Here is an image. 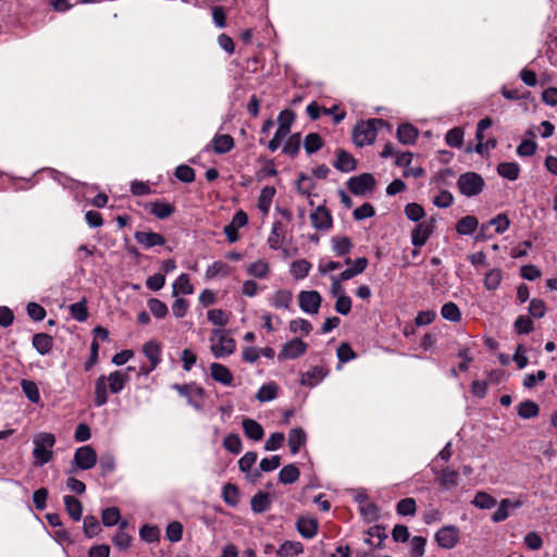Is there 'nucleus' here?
Masks as SVG:
<instances>
[{
	"label": "nucleus",
	"instance_id": "17",
	"mask_svg": "<svg viewBox=\"0 0 557 557\" xmlns=\"http://www.w3.org/2000/svg\"><path fill=\"white\" fill-rule=\"evenodd\" d=\"M212 148L215 153H227L234 148V139L231 135H215L211 141Z\"/></svg>",
	"mask_w": 557,
	"mask_h": 557
},
{
	"label": "nucleus",
	"instance_id": "43",
	"mask_svg": "<svg viewBox=\"0 0 557 557\" xmlns=\"http://www.w3.org/2000/svg\"><path fill=\"white\" fill-rule=\"evenodd\" d=\"M311 269V263L305 259L296 260L292 263L290 273L297 280L304 278L308 275Z\"/></svg>",
	"mask_w": 557,
	"mask_h": 557
},
{
	"label": "nucleus",
	"instance_id": "38",
	"mask_svg": "<svg viewBox=\"0 0 557 557\" xmlns=\"http://www.w3.org/2000/svg\"><path fill=\"white\" fill-rule=\"evenodd\" d=\"M71 315L78 322H84L88 318L87 300L83 298L70 306Z\"/></svg>",
	"mask_w": 557,
	"mask_h": 557
},
{
	"label": "nucleus",
	"instance_id": "2",
	"mask_svg": "<svg viewBox=\"0 0 557 557\" xmlns=\"http://www.w3.org/2000/svg\"><path fill=\"white\" fill-rule=\"evenodd\" d=\"M33 443L35 463L39 467L48 463L53 457L52 448L55 443L54 435L48 432L38 433L34 436Z\"/></svg>",
	"mask_w": 557,
	"mask_h": 557
},
{
	"label": "nucleus",
	"instance_id": "42",
	"mask_svg": "<svg viewBox=\"0 0 557 557\" xmlns=\"http://www.w3.org/2000/svg\"><path fill=\"white\" fill-rule=\"evenodd\" d=\"M301 145V136L299 133L293 134L284 144L283 152L289 157H295Z\"/></svg>",
	"mask_w": 557,
	"mask_h": 557
},
{
	"label": "nucleus",
	"instance_id": "52",
	"mask_svg": "<svg viewBox=\"0 0 557 557\" xmlns=\"http://www.w3.org/2000/svg\"><path fill=\"white\" fill-rule=\"evenodd\" d=\"M445 141L449 147H460L463 141V131L460 127L449 129L445 136Z\"/></svg>",
	"mask_w": 557,
	"mask_h": 557
},
{
	"label": "nucleus",
	"instance_id": "49",
	"mask_svg": "<svg viewBox=\"0 0 557 557\" xmlns=\"http://www.w3.org/2000/svg\"><path fill=\"white\" fill-rule=\"evenodd\" d=\"M121 513L116 507H110L102 511L101 520L106 527H113L120 522Z\"/></svg>",
	"mask_w": 557,
	"mask_h": 557
},
{
	"label": "nucleus",
	"instance_id": "22",
	"mask_svg": "<svg viewBox=\"0 0 557 557\" xmlns=\"http://www.w3.org/2000/svg\"><path fill=\"white\" fill-rule=\"evenodd\" d=\"M63 500H64L65 509H66L69 516L74 521H79L82 519V513H83L82 503L74 496H70V495H65Z\"/></svg>",
	"mask_w": 557,
	"mask_h": 557
},
{
	"label": "nucleus",
	"instance_id": "59",
	"mask_svg": "<svg viewBox=\"0 0 557 557\" xmlns=\"http://www.w3.org/2000/svg\"><path fill=\"white\" fill-rule=\"evenodd\" d=\"M426 540L423 536H413L410 542V556L422 557L424 555Z\"/></svg>",
	"mask_w": 557,
	"mask_h": 557
},
{
	"label": "nucleus",
	"instance_id": "36",
	"mask_svg": "<svg viewBox=\"0 0 557 557\" xmlns=\"http://www.w3.org/2000/svg\"><path fill=\"white\" fill-rule=\"evenodd\" d=\"M21 387L25 396L30 403L37 404L40 400L38 386L30 380H22Z\"/></svg>",
	"mask_w": 557,
	"mask_h": 557
},
{
	"label": "nucleus",
	"instance_id": "20",
	"mask_svg": "<svg viewBox=\"0 0 557 557\" xmlns=\"http://www.w3.org/2000/svg\"><path fill=\"white\" fill-rule=\"evenodd\" d=\"M143 351L150 361L151 369H156L161 362V346L159 343L150 341L144 345Z\"/></svg>",
	"mask_w": 557,
	"mask_h": 557
},
{
	"label": "nucleus",
	"instance_id": "28",
	"mask_svg": "<svg viewBox=\"0 0 557 557\" xmlns=\"http://www.w3.org/2000/svg\"><path fill=\"white\" fill-rule=\"evenodd\" d=\"M275 195V188L272 186H265L261 189L258 198V208L263 214H268L273 197Z\"/></svg>",
	"mask_w": 557,
	"mask_h": 557
},
{
	"label": "nucleus",
	"instance_id": "62",
	"mask_svg": "<svg viewBox=\"0 0 557 557\" xmlns=\"http://www.w3.org/2000/svg\"><path fill=\"white\" fill-rule=\"evenodd\" d=\"M289 331L293 333L302 332L308 335L312 331V325L309 321L298 318L289 322Z\"/></svg>",
	"mask_w": 557,
	"mask_h": 557
},
{
	"label": "nucleus",
	"instance_id": "15",
	"mask_svg": "<svg viewBox=\"0 0 557 557\" xmlns=\"http://www.w3.org/2000/svg\"><path fill=\"white\" fill-rule=\"evenodd\" d=\"M327 375V370L323 367L315 366L301 375L300 383L306 386L313 387Z\"/></svg>",
	"mask_w": 557,
	"mask_h": 557
},
{
	"label": "nucleus",
	"instance_id": "37",
	"mask_svg": "<svg viewBox=\"0 0 557 557\" xmlns=\"http://www.w3.org/2000/svg\"><path fill=\"white\" fill-rule=\"evenodd\" d=\"M293 299V294L289 290H277L272 297V305L276 309H288Z\"/></svg>",
	"mask_w": 557,
	"mask_h": 557
},
{
	"label": "nucleus",
	"instance_id": "32",
	"mask_svg": "<svg viewBox=\"0 0 557 557\" xmlns=\"http://www.w3.org/2000/svg\"><path fill=\"white\" fill-rule=\"evenodd\" d=\"M331 242L333 251L339 257L349 253L352 248V243L347 236H334Z\"/></svg>",
	"mask_w": 557,
	"mask_h": 557
},
{
	"label": "nucleus",
	"instance_id": "60",
	"mask_svg": "<svg viewBox=\"0 0 557 557\" xmlns=\"http://www.w3.org/2000/svg\"><path fill=\"white\" fill-rule=\"evenodd\" d=\"M295 120V113L292 110H283L277 117L278 127L287 133L290 132V126Z\"/></svg>",
	"mask_w": 557,
	"mask_h": 557
},
{
	"label": "nucleus",
	"instance_id": "3",
	"mask_svg": "<svg viewBox=\"0 0 557 557\" xmlns=\"http://www.w3.org/2000/svg\"><path fill=\"white\" fill-rule=\"evenodd\" d=\"M210 350L215 358H224L232 355L236 349V342L223 329H214L211 331L209 338Z\"/></svg>",
	"mask_w": 557,
	"mask_h": 557
},
{
	"label": "nucleus",
	"instance_id": "23",
	"mask_svg": "<svg viewBox=\"0 0 557 557\" xmlns=\"http://www.w3.org/2000/svg\"><path fill=\"white\" fill-rule=\"evenodd\" d=\"M53 338L46 333H38L33 337V346L40 354L46 355L52 349Z\"/></svg>",
	"mask_w": 557,
	"mask_h": 557
},
{
	"label": "nucleus",
	"instance_id": "13",
	"mask_svg": "<svg viewBox=\"0 0 557 557\" xmlns=\"http://www.w3.org/2000/svg\"><path fill=\"white\" fill-rule=\"evenodd\" d=\"M134 237L136 242L144 246L145 248L163 246L165 244V238L161 234L154 232L137 231L135 232Z\"/></svg>",
	"mask_w": 557,
	"mask_h": 557
},
{
	"label": "nucleus",
	"instance_id": "45",
	"mask_svg": "<svg viewBox=\"0 0 557 557\" xmlns=\"http://www.w3.org/2000/svg\"><path fill=\"white\" fill-rule=\"evenodd\" d=\"M502 280L503 271L500 269H493L484 277V286L488 290H495L500 285Z\"/></svg>",
	"mask_w": 557,
	"mask_h": 557
},
{
	"label": "nucleus",
	"instance_id": "44",
	"mask_svg": "<svg viewBox=\"0 0 557 557\" xmlns=\"http://www.w3.org/2000/svg\"><path fill=\"white\" fill-rule=\"evenodd\" d=\"M472 504L481 509H491L497 502L496 499L485 492H478L472 500Z\"/></svg>",
	"mask_w": 557,
	"mask_h": 557
},
{
	"label": "nucleus",
	"instance_id": "56",
	"mask_svg": "<svg viewBox=\"0 0 557 557\" xmlns=\"http://www.w3.org/2000/svg\"><path fill=\"white\" fill-rule=\"evenodd\" d=\"M513 327L518 334H529L533 331V322L529 317L519 315L515 321Z\"/></svg>",
	"mask_w": 557,
	"mask_h": 557
},
{
	"label": "nucleus",
	"instance_id": "14",
	"mask_svg": "<svg viewBox=\"0 0 557 557\" xmlns=\"http://www.w3.org/2000/svg\"><path fill=\"white\" fill-rule=\"evenodd\" d=\"M210 374L214 381L223 385L230 386L233 383V374L224 364L213 362L210 366Z\"/></svg>",
	"mask_w": 557,
	"mask_h": 557
},
{
	"label": "nucleus",
	"instance_id": "12",
	"mask_svg": "<svg viewBox=\"0 0 557 557\" xmlns=\"http://www.w3.org/2000/svg\"><path fill=\"white\" fill-rule=\"evenodd\" d=\"M432 233H433V223L432 222H420L411 231V244L414 247L424 246Z\"/></svg>",
	"mask_w": 557,
	"mask_h": 557
},
{
	"label": "nucleus",
	"instance_id": "11",
	"mask_svg": "<svg viewBox=\"0 0 557 557\" xmlns=\"http://www.w3.org/2000/svg\"><path fill=\"white\" fill-rule=\"evenodd\" d=\"M310 220L314 228L321 231H327L332 227V215L330 211L323 207L319 206L311 214Z\"/></svg>",
	"mask_w": 557,
	"mask_h": 557
},
{
	"label": "nucleus",
	"instance_id": "27",
	"mask_svg": "<svg viewBox=\"0 0 557 557\" xmlns=\"http://www.w3.org/2000/svg\"><path fill=\"white\" fill-rule=\"evenodd\" d=\"M306 443V433L302 429H293L288 434V446L290 453L296 455Z\"/></svg>",
	"mask_w": 557,
	"mask_h": 557
},
{
	"label": "nucleus",
	"instance_id": "5",
	"mask_svg": "<svg viewBox=\"0 0 557 557\" xmlns=\"http://www.w3.org/2000/svg\"><path fill=\"white\" fill-rule=\"evenodd\" d=\"M457 187L462 195L472 197L483 190L484 180L475 172H467L459 176Z\"/></svg>",
	"mask_w": 557,
	"mask_h": 557
},
{
	"label": "nucleus",
	"instance_id": "35",
	"mask_svg": "<svg viewBox=\"0 0 557 557\" xmlns=\"http://www.w3.org/2000/svg\"><path fill=\"white\" fill-rule=\"evenodd\" d=\"M302 550L304 548L300 542L286 541L278 547L276 555L278 557H287L298 555L302 553Z\"/></svg>",
	"mask_w": 557,
	"mask_h": 557
},
{
	"label": "nucleus",
	"instance_id": "16",
	"mask_svg": "<svg viewBox=\"0 0 557 557\" xmlns=\"http://www.w3.org/2000/svg\"><path fill=\"white\" fill-rule=\"evenodd\" d=\"M336 161L334 162L335 169L341 172H351L356 169V160L352 154L343 149L336 151Z\"/></svg>",
	"mask_w": 557,
	"mask_h": 557
},
{
	"label": "nucleus",
	"instance_id": "50",
	"mask_svg": "<svg viewBox=\"0 0 557 557\" xmlns=\"http://www.w3.org/2000/svg\"><path fill=\"white\" fill-rule=\"evenodd\" d=\"M207 317L212 324L220 326V329L228 323V314L222 309H211Z\"/></svg>",
	"mask_w": 557,
	"mask_h": 557
},
{
	"label": "nucleus",
	"instance_id": "6",
	"mask_svg": "<svg viewBox=\"0 0 557 557\" xmlns=\"http://www.w3.org/2000/svg\"><path fill=\"white\" fill-rule=\"evenodd\" d=\"M375 183L372 174L363 173L350 177L347 182V187L354 195H366L374 189Z\"/></svg>",
	"mask_w": 557,
	"mask_h": 557
},
{
	"label": "nucleus",
	"instance_id": "10",
	"mask_svg": "<svg viewBox=\"0 0 557 557\" xmlns=\"http://www.w3.org/2000/svg\"><path fill=\"white\" fill-rule=\"evenodd\" d=\"M307 344L300 338H293L285 343L278 354L280 359H295L304 355L307 350Z\"/></svg>",
	"mask_w": 557,
	"mask_h": 557
},
{
	"label": "nucleus",
	"instance_id": "31",
	"mask_svg": "<svg viewBox=\"0 0 557 557\" xmlns=\"http://www.w3.org/2000/svg\"><path fill=\"white\" fill-rule=\"evenodd\" d=\"M458 476L459 474L456 470H453L447 467L441 471L438 481L444 488L450 490L458 485Z\"/></svg>",
	"mask_w": 557,
	"mask_h": 557
},
{
	"label": "nucleus",
	"instance_id": "47",
	"mask_svg": "<svg viewBox=\"0 0 557 557\" xmlns=\"http://www.w3.org/2000/svg\"><path fill=\"white\" fill-rule=\"evenodd\" d=\"M396 511L400 516H414L417 503L413 498L407 497L398 502Z\"/></svg>",
	"mask_w": 557,
	"mask_h": 557
},
{
	"label": "nucleus",
	"instance_id": "18",
	"mask_svg": "<svg viewBox=\"0 0 557 557\" xmlns=\"http://www.w3.org/2000/svg\"><path fill=\"white\" fill-rule=\"evenodd\" d=\"M150 213L160 220L170 218L175 212V207L164 201H153L149 205Z\"/></svg>",
	"mask_w": 557,
	"mask_h": 557
},
{
	"label": "nucleus",
	"instance_id": "34",
	"mask_svg": "<svg viewBox=\"0 0 557 557\" xmlns=\"http://www.w3.org/2000/svg\"><path fill=\"white\" fill-rule=\"evenodd\" d=\"M539 405L533 400H524L518 405V414L522 419H531L539 414Z\"/></svg>",
	"mask_w": 557,
	"mask_h": 557
},
{
	"label": "nucleus",
	"instance_id": "61",
	"mask_svg": "<svg viewBox=\"0 0 557 557\" xmlns=\"http://www.w3.org/2000/svg\"><path fill=\"white\" fill-rule=\"evenodd\" d=\"M223 446L230 453L238 454L242 450V440L237 434H228L223 441Z\"/></svg>",
	"mask_w": 557,
	"mask_h": 557
},
{
	"label": "nucleus",
	"instance_id": "57",
	"mask_svg": "<svg viewBox=\"0 0 557 557\" xmlns=\"http://www.w3.org/2000/svg\"><path fill=\"white\" fill-rule=\"evenodd\" d=\"M175 177L184 183H191L195 181V170L189 165H178L175 169Z\"/></svg>",
	"mask_w": 557,
	"mask_h": 557
},
{
	"label": "nucleus",
	"instance_id": "26",
	"mask_svg": "<svg viewBox=\"0 0 557 557\" xmlns=\"http://www.w3.org/2000/svg\"><path fill=\"white\" fill-rule=\"evenodd\" d=\"M251 510L256 513L267 511L271 506L270 495L265 492H258L250 500Z\"/></svg>",
	"mask_w": 557,
	"mask_h": 557
},
{
	"label": "nucleus",
	"instance_id": "51",
	"mask_svg": "<svg viewBox=\"0 0 557 557\" xmlns=\"http://www.w3.org/2000/svg\"><path fill=\"white\" fill-rule=\"evenodd\" d=\"M247 272L249 275L258 277V278H264L267 277L269 273V265L263 260H258L247 268Z\"/></svg>",
	"mask_w": 557,
	"mask_h": 557
},
{
	"label": "nucleus",
	"instance_id": "53",
	"mask_svg": "<svg viewBox=\"0 0 557 557\" xmlns=\"http://www.w3.org/2000/svg\"><path fill=\"white\" fill-rule=\"evenodd\" d=\"M84 533L87 537L91 539L100 531V524L96 517L86 516L83 523Z\"/></svg>",
	"mask_w": 557,
	"mask_h": 557
},
{
	"label": "nucleus",
	"instance_id": "9",
	"mask_svg": "<svg viewBox=\"0 0 557 557\" xmlns=\"http://www.w3.org/2000/svg\"><path fill=\"white\" fill-rule=\"evenodd\" d=\"M74 463L81 470H89L94 468L97 463L96 450L89 445L77 448L74 454Z\"/></svg>",
	"mask_w": 557,
	"mask_h": 557
},
{
	"label": "nucleus",
	"instance_id": "40",
	"mask_svg": "<svg viewBox=\"0 0 557 557\" xmlns=\"http://www.w3.org/2000/svg\"><path fill=\"white\" fill-rule=\"evenodd\" d=\"M441 314L445 320L450 322H459L461 319V312L459 307L455 302H446L442 309Z\"/></svg>",
	"mask_w": 557,
	"mask_h": 557
},
{
	"label": "nucleus",
	"instance_id": "48",
	"mask_svg": "<svg viewBox=\"0 0 557 557\" xmlns=\"http://www.w3.org/2000/svg\"><path fill=\"white\" fill-rule=\"evenodd\" d=\"M148 308L150 312L157 318V319H163L168 315L169 309L166 305L157 299V298H150L147 302Z\"/></svg>",
	"mask_w": 557,
	"mask_h": 557
},
{
	"label": "nucleus",
	"instance_id": "29",
	"mask_svg": "<svg viewBox=\"0 0 557 557\" xmlns=\"http://www.w3.org/2000/svg\"><path fill=\"white\" fill-rule=\"evenodd\" d=\"M497 173L509 181H516L520 174V166L516 162H502L497 165Z\"/></svg>",
	"mask_w": 557,
	"mask_h": 557
},
{
	"label": "nucleus",
	"instance_id": "21",
	"mask_svg": "<svg viewBox=\"0 0 557 557\" xmlns=\"http://www.w3.org/2000/svg\"><path fill=\"white\" fill-rule=\"evenodd\" d=\"M418 135V129L411 124H401L397 128V138L404 145L413 144Z\"/></svg>",
	"mask_w": 557,
	"mask_h": 557
},
{
	"label": "nucleus",
	"instance_id": "7",
	"mask_svg": "<svg viewBox=\"0 0 557 557\" xmlns=\"http://www.w3.org/2000/svg\"><path fill=\"white\" fill-rule=\"evenodd\" d=\"M434 537L440 547L451 549L458 544L460 533L457 527L445 525L435 533Z\"/></svg>",
	"mask_w": 557,
	"mask_h": 557
},
{
	"label": "nucleus",
	"instance_id": "24",
	"mask_svg": "<svg viewBox=\"0 0 557 557\" xmlns=\"http://www.w3.org/2000/svg\"><path fill=\"white\" fill-rule=\"evenodd\" d=\"M297 529L304 537L311 539L318 532V523L312 518L302 517L297 521Z\"/></svg>",
	"mask_w": 557,
	"mask_h": 557
},
{
	"label": "nucleus",
	"instance_id": "33",
	"mask_svg": "<svg viewBox=\"0 0 557 557\" xmlns=\"http://www.w3.org/2000/svg\"><path fill=\"white\" fill-rule=\"evenodd\" d=\"M300 472L295 465L283 467L278 473V480L283 484H292L299 479Z\"/></svg>",
	"mask_w": 557,
	"mask_h": 557
},
{
	"label": "nucleus",
	"instance_id": "55",
	"mask_svg": "<svg viewBox=\"0 0 557 557\" xmlns=\"http://www.w3.org/2000/svg\"><path fill=\"white\" fill-rule=\"evenodd\" d=\"M139 535L143 541L152 543L159 540L160 531L154 525L145 524L140 528Z\"/></svg>",
	"mask_w": 557,
	"mask_h": 557
},
{
	"label": "nucleus",
	"instance_id": "25",
	"mask_svg": "<svg viewBox=\"0 0 557 557\" xmlns=\"http://www.w3.org/2000/svg\"><path fill=\"white\" fill-rule=\"evenodd\" d=\"M479 225V221L474 215H466L456 224V231L460 235H471Z\"/></svg>",
	"mask_w": 557,
	"mask_h": 557
},
{
	"label": "nucleus",
	"instance_id": "46",
	"mask_svg": "<svg viewBox=\"0 0 557 557\" xmlns=\"http://www.w3.org/2000/svg\"><path fill=\"white\" fill-rule=\"evenodd\" d=\"M277 386L274 383L262 385L258 393L256 394V398L261 401H271L276 397Z\"/></svg>",
	"mask_w": 557,
	"mask_h": 557
},
{
	"label": "nucleus",
	"instance_id": "1",
	"mask_svg": "<svg viewBox=\"0 0 557 557\" xmlns=\"http://www.w3.org/2000/svg\"><path fill=\"white\" fill-rule=\"evenodd\" d=\"M128 375L121 371H113L109 376L100 375L95 383V405L101 407L108 401L107 383L112 394L120 393L128 382Z\"/></svg>",
	"mask_w": 557,
	"mask_h": 557
},
{
	"label": "nucleus",
	"instance_id": "8",
	"mask_svg": "<svg viewBox=\"0 0 557 557\" xmlns=\"http://www.w3.org/2000/svg\"><path fill=\"white\" fill-rule=\"evenodd\" d=\"M299 307L302 311L309 314L319 312L322 297L317 290H302L298 295Z\"/></svg>",
	"mask_w": 557,
	"mask_h": 557
},
{
	"label": "nucleus",
	"instance_id": "19",
	"mask_svg": "<svg viewBox=\"0 0 557 557\" xmlns=\"http://www.w3.org/2000/svg\"><path fill=\"white\" fill-rule=\"evenodd\" d=\"M242 424H243L244 433L248 438H250L252 441H260L263 437V435H264L263 428L257 421H255L250 418H246L243 420Z\"/></svg>",
	"mask_w": 557,
	"mask_h": 557
},
{
	"label": "nucleus",
	"instance_id": "54",
	"mask_svg": "<svg viewBox=\"0 0 557 557\" xmlns=\"http://www.w3.org/2000/svg\"><path fill=\"white\" fill-rule=\"evenodd\" d=\"M405 214L409 220L419 222L424 216L425 212L422 206L411 202L405 207Z\"/></svg>",
	"mask_w": 557,
	"mask_h": 557
},
{
	"label": "nucleus",
	"instance_id": "30",
	"mask_svg": "<svg viewBox=\"0 0 557 557\" xmlns=\"http://www.w3.org/2000/svg\"><path fill=\"white\" fill-rule=\"evenodd\" d=\"M172 287V295L174 297H176L178 294L190 295L194 293V287L190 284L189 276L185 273L177 277Z\"/></svg>",
	"mask_w": 557,
	"mask_h": 557
},
{
	"label": "nucleus",
	"instance_id": "4",
	"mask_svg": "<svg viewBox=\"0 0 557 557\" xmlns=\"http://www.w3.org/2000/svg\"><path fill=\"white\" fill-rule=\"evenodd\" d=\"M387 123L381 119H371L356 125L352 132L354 143L358 147H363L374 143L376 137V125L384 126Z\"/></svg>",
	"mask_w": 557,
	"mask_h": 557
},
{
	"label": "nucleus",
	"instance_id": "39",
	"mask_svg": "<svg viewBox=\"0 0 557 557\" xmlns=\"http://www.w3.org/2000/svg\"><path fill=\"white\" fill-rule=\"evenodd\" d=\"M231 273V268L228 264L222 261H215L210 264L206 270V277L213 278L218 275L227 276Z\"/></svg>",
	"mask_w": 557,
	"mask_h": 557
},
{
	"label": "nucleus",
	"instance_id": "41",
	"mask_svg": "<svg viewBox=\"0 0 557 557\" xmlns=\"http://www.w3.org/2000/svg\"><path fill=\"white\" fill-rule=\"evenodd\" d=\"M304 146L306 152L312 154L322 148L323 140L319 134L310 133L305 137Z\"/></svg>",
	"mask_w": 557,
	"mask_h": 557
},
{
	"label": "nucleus",
	"instance_id": "58",
	"mask_svg": "<svg viewBox=\"0 0 557 557\" xmlns=\"http://www.w3.org/2000/svg\"><path fill=\"white\" fill-rule=\"evenodd\" d=\"M222 496L226 504L235 506L237 505L239 498L238 488L235 485L228 483L224 485Z\"/></svg>",
	"mask_w": 557,
	"mask_h": 557
},
{
	"label": "nucleus",
	"instance_id": "64",
	"mask_svg": "<svg viewBox=\"0 0 557 557\" xmlns=\"http://www.w3.org/2000/svg\"><path fill=\"white\" fill-rule=\"evenodd\" d=\"M183 535V525L173 521L166 527V537L170 542H178L181 541Z\"/></svg>",
	"mask_w": 557,
	"mask_h": 557
},
{
	"label": "nucleus",
	"instance_id": "63",
	"mask_svg": "<svg viewBox=\"0 0 557 557\" xmlns=\"http://www.w3.org/2000/svg\"><path fill=\"white\" fill-rule=\"evenodd\" d=\"M360 513L369 521H375L379 519V508L373 503H364V505H361Z\"/></svg>",
	"mask_w": 557,
	"mask_h": 557
}]
</instances>
